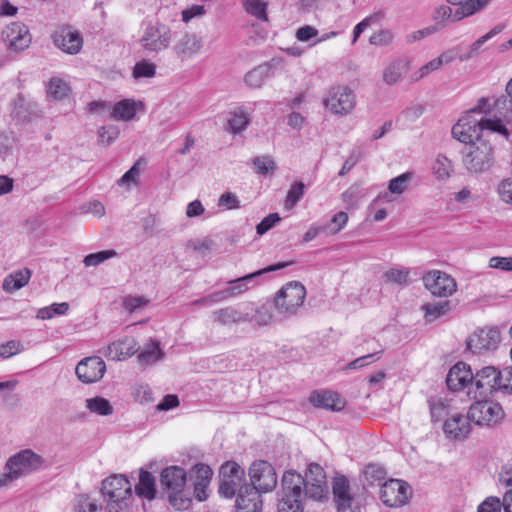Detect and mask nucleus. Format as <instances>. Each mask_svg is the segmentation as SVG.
I'll return each instance as SVG.
<instances>
[{
    "label": "nucleus",
    "mask_w": 512,
    "mask_h": 512,
    "mask_svg": "<svg viewBox=\"0 0 512 512\" xmlns=\"http://www.w3.org/2000/svg\"><path fill=\"white\" fill-rule=\"evenodd\" d=\"M303 484L301 474L294 470L286 471L281 480V490L278 492V512H303Z\"/></svg>",
    "instance_id": "obj_1"
},
{
    "label": "nucleus",
    "mask_w": 512,
    "mask_h": 512,
    "mask_svg": "<svg viewBox=\"0 0 512 512\" xmlns=\"http://www.w3.org/2000/svg\"><path fill=\"white\" fill-rule=\"evenodd\" d=\"M44 459L30 449L22 450L9 457L5 464L6 472L1 476L5 485L42 468Z\"/></svg>",
    "instance_id": "obj_2"
},
{
    "label": "nucleus",
    "mask_w": 512,
    "mask_h": 512,
    "mask_svg": "<svg viewBox=\"0 0 512 512\" xmlns=\"http://www.w3.org/2000/svg\"><path fill=\"white\" fill-rule=\"evenodd\" d=\"M462 163L471 174H482L489 171L494 163V148L486 141L465 146L461 150Z\"/></svg>",
    "instance_id": "obj_3"
},
{
    "label": "nucleus",
    "mask_w": 512,
    "mask_h": 512,
    "mask_svg": "<svg viewBox=\"0 0 512 512\" xmlns=\"http://www.w3.org/2000/svg\"><path fill=\"white\" fill-rule=\"evenodd\" d=\"M324 107L332 114L346 116L356 105V96L348 86H332L323 98Z\"/></svg>",
    "instance_id": "obj_4"
},
{
    "label": "nucleus",
    "mask_w": 512,
    "mask_h": 512,
    "mask_svg": "<svg viewBox=\"0 0 512 512\" xmlns=\"http://www.w3.org/2000/svg\"><path fill=\"white\" fill-rule=\"evenodd\" d=\"M501 370L493 366H486L474 375L473 390L468 395L474 399L487 398L495 392H501Z\"/></svg>",
    "instance_id": "obj_5"
},
{
    "label": "nucleus",
    "mask_w": 512,
    "mask_h": 512,
    "mask_svg": "<svg viewBox=\"0 0 512 512\" xmlns=\"http://www.w3.org/2000/svg\"><path fill=\"white\" fill-rule=\"evenodd\" d=\"M172 41L171 28L162 23H149L143 30V34L139 40L141 46L149 52L159 53L166 50Z\"/></svg>",
    "instance_id": "obj_6"
},
{
    "label": "nucleus",
    "mask_w": 512,
    "mask_h": 512,
    "mask_svg": "<svg viewBox=\"0 0 512 512\" xmlns=\"http://www.w3.org/2000/svg\"><path fill=\"white\" fill-rule=\"evenodd\" d=\"M219 488L221 496L231 499L239 492L245 479V470L235 461H226L219 469Z\"/></svg>",
    "instance_id": "obj_7"
},
{
    "label": "nucleus",
    "mask_w": 512,
    "mask_h": 512,
    "mask_svg": "<svg viewBox=\"0 0 512 512\" xmlns=\"http://www.w3.org/2000/svg\"><path fill=\"white\" fill-rule=\"evenodd\" d=\"M484 131V117L478 119L473 113H465L452 127L453 137L465 146L475 144Z\"/></svg>",
    "instance_id": "obj_8"
},
{
    "label": "nucleus",
    "mask_w": 512,
    "mask_h": 512,
    "mask_svg": "<svg viewBox=\"0 0 512 512\" xmlns=\"http://www.w3.org/2000/svg\"><path fill=\"white\" fill-rule=\"evenodd\" d=\"M306 289L300 282H290L279 290L275 298V307L280 313L291 316L302 306Z\"/></svg>",
    "instance_id": "obj_9"
},
{
    "label": "nucleus",
    "mask_w": 512,
    "mask_h": 512,
    "mask_svg": "<svg viewBox=\"0 0 512 512\" xmlns=\"http://www.w3.org/2000/svg\"><path fill=\"white\" fill-rule=\"evenodd\" d=\"M303 484V495L316 501L326 500L329 489L323 468L317 463L308 466Z\"/></svg>",
    "instance_id": "obj_10"
},
{
    "label": "nucleus",
    "mask_w": 512,
    "mask_h": 512,
    "mask_svg": "<svg viewBox=\"0 0 512 512\" xmlns=\"http://www.w3.org/2000/svg\"><path fill=\"white\" fill-rule=\"evenodd\" d=\"M249 477L250 485L261 493L271 492L277 485L275 468L265 460H256L250 465Z\"/></svg>",
    "instance_id": "obj_11"
},
{
    "label": "nucleus",
    "mask_w": 512,
    "mask_h": 512,
    "mask_svg": "<svg viewBox=\"0 0 512 512\" xmlns=\"http://www.w3.org/2000/svg\"><path fill=\"white\" fill-rule=\"evenodd\" d=\"M504 416L502 406L486 398L474 402L468 411V419L477 425L497 423Z\"/></svg>",
    "instance_id": "obj_12"
},
{
    "label": "nucleus",
    "mask_w": 512,
    "mask_h": 512,
    "mask_svg": "<svg viewBox=\"0 0 512 512\" xmlns=\"http://www.w3.org/2000/svg\"><path fill=\"white\" fill-rule=\"evenodd\" d=\"M410 494V486L399 479H390L380 488V499L389 507L403 506L407 503Z\"/></svg>",
    "instance_id": "obj_13"
},
{
    "label": "nucleus",
    "mask_w": 512,
    "mask_h": 512,
    "mask_svg": "<svg viewBox=\"0 0 512 512\" xmlns=\"http://www.w3.org/2000/svg\"><path fill=\"white\" fill-rule=\"evenodd\" d=\"M501 341L498 328L492 327L475 331L467 340V349L474 354L493 351Z\"/></svg>",
    "instance_id": "obj_14"
},
{
    "label": "nucleus",
    "mask_w": 512,
    "mask_h": 512,
    "mask_svg": "<svg viewBox=\"0 0 512 512\" xmlns=\"http://www.w3.org/2000/svg\"><path fill=\"white\" fill-rule=\"evenodd\" d=\"M203 39L194 32L183 33L174 43L172 53L184 63L196 57L203 49Z\"/></svg>",
    "instance_id": "obj_15"
},
{
    "label": "nucleus",
    "mask_w": 512,
    "mask_h": 512,
    "mask_svg": "<svg viewBox=\"0 0 512 512\" xmlns=\"http://www.w3.org/2000/svg\"><path fill=\"white\" fill-rule=\"evenodd\" d=\"M2 39L9 50L19 52L29 47L32 37L24 23L11 22L3 29Z\"/></svg>",
    "instance_id": "obj_16"
},
{
    "label": "nucleus",
    "mask_w": 512,
    "mask_h": 512,
    "mask_svg": "<svg viewBox=\"0 0 512 512\" xmlns=\"http://www.w3.org/2000/svg\"><path fill=\"white\" fill-rule=\"evenodd\" d=\"M332 491L338 512H360V507L350 492L349 480L345 476H336L333 479Z\"/></svg>",
    "instance_id": "obj_17"
},
{
    "label": "nucleus",
    "mask_w": 512,
    "mask_h": 512,
    "mask_svg": "<svg viewBox=\"0 0 512 512\" xmlns=\"http://www.w3.org/2000/svg\"><path fill=\"white\" fill-rule=\"evenodd\" d=\"M425 287L435 296L448 297L456 291L455 280L445 272L433 270L423 277Z\"/></svg>",
    "instance_id": "obj_18"
},
{
    "label": "nucleus",
    "mask_w": 512,
    "mask_h": 512,
    "mask_svg": "<svg viewBox=\"0 0 512 512\" xmlns=\"http://www.w3.org/2000/svg\"><path fill=\"white\" fill-rule=\"evenodd\" d=\"M54 45L62 52L75 55L83 46L82 35L70 26L58 28L52 35Z\"/></svg>",
    "instance_id": "obj_19"
},
{
    "label": "nucleus",
    "mask_w": 512,
    "mask_h": 512,
    "mask_svg": "<svg viewBox=\"0 0 512 512\" xmlns=\"http://www.w3.org/2000/svg\"><path fill=\"white\" fill-rule=\"evenodd\" d=\"M293 262H279L277 264H273L267 266L263 269L257 270L255 272L249 273L245 276L239 277L237 279L229 281V292L232 296H238L246 291H248L251 287H254L258 284L257 279L261 275H264L268 272L276 271L282 268L287 267Z\"/></svg>",
    "instance_id": "obj_20"
},
{
    "label": "nucleus",
    "mask_w": 512,
    "mask_h": 512,
    "mask_svg": "<svg viewBox=\"0 0 512 512\" xmlns=\"http://www.w3.org/2000/svg\"><path fill=\"white\" fill-rule=\"evenodd\" d=\"M106 364L99 356H91L81 360L76 366L75 373L83 383H94L103 378Z\"/></svg>",
    "instance_id": "obj_21"
},
{
    "label": "nucleus",
    "mask_w": 512,
    "mask_h": 512,
    "mask_svg": "<svg viewBox=\"0 0 512 512\" xmlns=\"http://www.w3.org/2000/svg\"><path fill=\"white\" fill-rule=\"evenodd\" d=\"M446 383L452 391H458L466 387L468 390H473L474 374L468 364L458 362L449 370Z\"/></svg>",
    "instance_id": "obj_22"
},
{
    "label": "nucleus",
    "mask_w": 512,
    "mask_h": 512,
    "mask_svg": "<svg viewBox=\"0 0 512 512\" xmlns=\"http://www.w3.org/2000/svg\"><path fill=\"white\" fill-rule=\"evenodd\" d=\"M139 350L137 341L132 337H125L110 343L99 352L109 360L121 361L131 357Z\"/></svg>",
    "instance_id": "obj_23"
},
{
    "label": "nucleus",
    "mask_w": 512,
    "mask_h": 512,
    "mask_svg": "<svg viewBox=\"0 0 512 512\" xmlns=\"http://www.w3.org/2000/svg\"><path fill=\"white\" fill-rule=\"evenodd\" d=\"M237 512H260L262 509L261 492L255 487L244 484L236 498Z\"/></svg>",
    "instance_id": "obj_24"
},
{
    "label": "nucleus",
    "mask_w": 512,
    "mask_h": 512,
    "mask_svg": "<svg viewBox=\"0 0 512 512\" xmlns=\"http://www.w3.org/2000/svg\"><path fill=\"white\" fill-rule=\"evenodd\" d=\"M101 491L108 499L132 497V484L125 475H112L102 482Z\"/></svg>",
    "instance_id": "obj_25"
},
{
    "label": "nucleus",
    "mask_w": 512,
    "mask_h": 512,
    "mask_svg": "<svg viewBox=\"0 0 512 512\" xmlns=\"http://www.w3.org/2000/svg\"><path fill=\"white\" fill-rule=\"evenodd\" d=\"M212 317L216 323L222 326L247 323L250 320L249 315L245 312V304L215 310L212 312Z\"/></svg>",
    "instance_id": "obj_26"
},
{
    "label": "nucleus",
    "mask_w": 512,
    "mask_h": 512,
    "mask_svg": "<svg viewBox=\"0 0 512 512\" xmlns=\"http://www.w3.org/2000/svg\"><path fill=\"white\" fill-rule=\"evenodd\" d=\"M309 401L314 407L326 410L340 411L345 407V400L333 391H313Z\"/></svg>",
    "instance_id": "obj_27"
},
{
    "label": "nucleus",
    "mask_w": 512,
    "mask_h": 512,
    "mask_svg": "<svg viewBox=\"0 0 512 512\" xmlns=\"http://www.w3.org/2000/svg\"><path fill=\"white\" fill-rule=\"evenodd\" d=\"M212 469L206 464H196L190 471V475L194 478V492L199 501L207 499V488L212 477Z\"/></svg>",
    "instance_id": "obj_28"
},
{
    "label": "nucleus",
    "mask_w": 512,
    "mask_h": 512,
    "mask_svg": "<svg viewBox=\"0 0 512 512\" xmlns=\"http://www.w3.org/2000/svg\"><path fill=\"white\" fill-rule=\"evenodd\" d=\"M161 485L170 493L179 492L186 484V472L179 466H170L161 472Z\"/></svg>",
    "instance_id": "obj_29"
},
{
    "label": "nucleus",
    "mask_w": 512,
    "mask_h": 512,
    "mask_svg": "<svg viewBox=\"0 0 512 512\" xmlns=\"http://www.w3.org/2000/svg\"><path fill=\"white\" fill-rule=\"evenodd\" d=\"M469 421L468 416L465 417L461 414H456L445 421L443 427L444 432L454 439H464L471 431Z\"/></svg>",
    "instance_id": "obj_30"
},
{
    "label": "nucleus",
    "mask_w": 512,
    "mask_h": 512,
    "mask_svg": "<svg viewBox=\"0 0 512 512\" xmlns=\"http://www.w3.org/2000/svg\"><path fill=\"white\" fill-rule=\"evenodd\" d=\"M467 17H469L468 14L460 6L453 10L448 3L436 6L432 14L433 20L443 26L448 22H459Z\"/></svg>",
    "instance_id": "obj_31"
},
{
    "label": "nucleus",
    "mask_w": 512,
    "mask_h": 512,
    "mask_svg": "<svg viewBox=\"0 0 512 512\" xmlns=\"http://www.w3.org/2000/svg\"><path fill=\"white\" fill-rule=\"evenodd\" d=\"M245 312L250 320L247 323H254L256 326H268L273 320L271 306L267 303L255 306L254 303L245 304Z\"/></svg>",
    "instance_id": "obj_32"
},
{
    "label": "nucleus",
    "mask_w": 512,
    "mask_h": 512,
    "mask_svg": "<svg viewBox=\"0 0 512 512\" xmlns=\"http://www.w3.org/2000/svg\"><path fill=\"white\" fill-rule=\"evenodd\" d=\"M32 276L29 268H22L8 274L3 279L2 289L7 293L15 292L26 286Z\"/></svg>",
    "instance_id": "obj_33"
},
{
    "label": "nucleus",
    "mask_w": 512,
    "mask_h": 512,
    "mask_svg": "<svg viewBox=\"0 0 512 512\" xmlns=\"http://www.w3.org/2000/svg\"><path fill=\"white\" fill-rule=\"evenodd\" d=\"M135 493L138 497L153 500L156 496L155 477L148 471L141 469L139 482L135 486Z\"/></svg>",
    "instance_id": "obj_34"
},
{
    "label": "nucleus",
    "mask_w": 512,
    "mask_h": 512,
    "mask_svg": "<svg viewBox=\"0 0 512 512\" xmlns=\"http://www.w3.org/2000/svg\"><path fill=\"white\" fill-rule=\"evenodd\" d=\"M140 107H142L141 103L133 99H124L113 105L111 115L116 120L129 121L135 117Z\"/></svg>",
    "instance_id": "obj_35"
},
{
    "label": "nucleus",
    "mask_w": 512,
    "mask_h": 512,
    "mask_svg": "<svg viewBox=\"0 0 512 512\" xmlns=\"http://www.w3.org/2000/svg\"><path fill=\"white\" fill-rule=\"evenodd\" d=\"M504 29V25H498L495 26L493 29H491L488 33L485 35L479 37L476 41H474L468 48L467 51L464 53H461L459 55V60L461 62L467 61L475 56H477L480 53L481 47L485 42L492 39L494 36L498 35L502 30Z\"/></svg>",
    "instance_id": "obj_36"
},
{
    "label": "nucleus",
    "mask_w": 512,
    "mask_h": 512,
    "mask_svg": "<svg viewBox=\"0 0 512 512\" xmlns=\"http://www.w3.org/2000/svg\"><path fill=\"white\" fill-rule=\"evenodd\" d=\"M408 71V63L404 60H396L390 63L383 71V81L388 85L398 83Z\"/></svg>",
    "instance_id": "obj_37"
},
{
    "label": "nucleus",
    "mask_w": 512,
    "mask_h": 512,
    "mask_svg": "<svg viewBox=\"0 0 512 512\" xmlns=\"http://www.w3.org/2000/svg\"><path fill=\"white\" fill-rule=\"evenodd\" d=\"M164 357V352L161 350L159 342L150 340L144 346V349L138 355V360L142 364H153Z\"/></svg>",
    "instance_id": "obj_38"
},
{
    "label": "nucleus",
    "mask_w": 512,
    "mask_h": 512,
    "mask_svg": "<svg viewBox=\"0 0 512 512\" xmlns=\"http://www.w3.org/2000/svg\"><path fill=\"white\" fill-rule=\"evenodd\" d=\"M270 70L268 64L259 65L246 74L245 83L251 88H260L270 77Z\"/></svg>",
    "instance_id": "obj_39"
},
{
    "label": "nucleus",
    "mask_w": 512,
    "mask_h": 512,
    "mask_svg": "<svg viewBox=\"0 0 512 512\" xmlns=\"http://www.w3.org/2000/svg\"><path fill=\"white\" fill-rule=\"evenodd\" d=\"M242 6L246 13L259 21H267L268 2L265 0H242Z\"/></svg>",
    "instance_id": "obj_40"
},
{
    "label": "nucleus",
    "mask_w": 512,
    "mask_h": 512,
    "mask_svg": "<svg viewBox=\"0 0 512 512\" xmlns=\"http://www.w3.org/2000/svg\"><path fill=\"white\" fill-rule=\"evenodd\" d=\"M14 113L22 120H29L36 114V103L27 101L23 95H18L13 101Z\"/></svg>",
    "instance_id": "obj_41"
},
{
    "label": "nucleus",
    "mask_w": 512,
    "mask_h": 512,
    "mask_svg": "<svg viewBox=\"0 0 512 512\" xmlns=\"http://www.w3.org/2000/svg\"><path fill=\"white\" fill-rule=\"evenodd\" d=\"M490 1L491 0H446L450 5L460 6L469 17L483 11L489 5Z\"/></svg>",
    "instance_id": "obj_42"
},
{
    "label": "nucleus",
    "mask_w": 512,
    "mask_h": 512,
    "mask_svg": "<svg viewBox=\"0 0 512 512\" xmlns=\"http://www.w3.org/2000/svg\"><path fill=\"white\" fill-rule=\"evenodd\" d=\"M86 408L94 414L101 416H109L113 413V407L110 402L100 396H96L93 398H88L85 401Z\"/></svg>",
    "instance_id": "obj_43"
},
{
    "label": "nucleus",
    "mask_w": 512,
    "mask_h": 512,
    "mask_svg": "<svg viewBox=\"0 0 512 512\" xmlns=\"http://www.w3.org/2000/svg\"><path fill=\"white\" fill-rule=\"evenodd\" d=\"M362 474L367 484H381L386 477V470L379 464H368L364 467Z\"/></svg>",
    "instance_id": "obj_44"
},
{
    "label": "nucleus",
    "mask_w": 512,
    "mask_h": 512,
    "mask_svg": "<svg viewBox=\"0 0 512 512\" xmlns=\"http://www.w3.org/2000/svg\"><path fill=\"white\" fill-rule=\"evenodd\" d=\"M432 170L438 180L445 181L450 177L453 166L446 156L439 154L433 163Z\"/></svg>",
    "instance_id": "obj_45"
},
{
    "label": "nucleus",
    "mask_w": 512,
    "mask_h": 512,
    "mask_svg": "<svg viewBox=\"0 0 512 512\" xmlns=\"http://www.w3.org/2000/svg\"><path fill=\"white\" fill-rule=\"evenodd\" d=\"M425 310V318L427 321H433L443 315H445L450 310V302L448 300H443L435 303H428L423 306Z\"/></svg>",
    "instance_id": "obj_46"
},
{
    "label": "nucleus",
    "mask_w": 512,
    "mask_h": 512,
    "mask_svg": "<svg viewBox=\"0 0 512 512\" xmlns=\"http://www.w3.org/2000/svg\"><path fill=\"white\" fill-rule=\"evenodd\" d=\"M305 194V184L301 181L294 182L288 192L284 202L286 210H290L302 199Z\"/></svg>",
    "instance_id": "obj_47"
},
{
    "label": "nucleus",
    "mask_w": 512,
    "mask_h": 512,
    "mask_svg": "<svg viewBox=\"0 0 512 512\" xmlns=\"http://www.w3.org/2000/svg\"><path fill=\"white\" fill-rule=\"evenodd\" d=\"M69 310V304L67 302L54 303L50 306L40 308L37 311L36 317L40 320H49L54 316H62Z\"/></svg>",
    "instance_id": "obj_48"
},
{
    "label": "nucleus",
    "mask_w": 512,
    "mask_h": 512,
    "mask_svg": "<svg viewBox=\"0 0 512 512\" xmlns=\"http://www.w3.org/2000/svg\"><path fill=\"white\" fill-rule=\"evenodd\" d=\"M413 178V172H405L395 178H392L388 184V190L391 194L401 195L407 189L410 181Z\"/></svg>",
    "instance_id": "obj_49"
},
{
    "label": "nucleus",
    "mask_w": 512,
    "mask_h": 512,
    "mask_svg": "<svg viewBox=\"0 0 512 512\" xmlns=\"http://www.w3.org/2000/svg\"><path fill=\"white\" fill-rule=\"evenodd\" d=\"M69 86L60 78L53 77L47 85V93L56 100H61L68 95Z\"/></svg>",
    "instance_id": "obj_50"
},
{
    "label": "nucleus",
    "mask_w": 512,
    "mask_h": 512,
    "mask_svg": "<svg viewBox=\"0 0 512 512\" xmlns=\"http://www.w3.org/2000/svg\"><path fill=\"white\" fill-rule=\"evenodd\" d=\"M252 162L257 173L263 176L273 174L277 169L274 159L269 155L257 156Z\"/></svg>",
    "instance_id": "obj_51"
},
{
    "label": "nucleus",
    "mask_w": 512,
    "mask_h": 512,
    "mask_svg": "<svg viewBox=\"0 0 512 512\" xmlns=\"http://www.w3.org/2000/svg\"><path fill=\"white\" fill-rule=\"evenodd\" d=\"M384 18V13L382 11L375 12L366 18H364L361 22H359L353 29V41L355 43L361 33L371 25L379 24Z\"/></svg>",
    "instance_id": "obj_52"
},
{
    "label": "nucleus",
    "mask_w": 512,
    "mask_h": 512,
    "mask_svg": "<svg viewBox=\"0 0 512 512\" xmlns=\"http://www.w3.org/2000/svg\"><path fill=\"white\" fill-rule=\"evenodd\" d=\"M428 404L432 421H440L448 414V406L442 398H430Z\"/></svg>",
    "instance_id": "obj_53"
},
{
    "label": "nucleus",
    "mask_w": 512,
    "mask_h": 512,
    "mask_svg": "<svg viewBox=\"0 0 512 512\" xmlns=\"http://www.w3.org/2000/svg\"><path fill=\"white\" fill-rule=\"evenodd\" d=\"M132 74L136 79L151 78L156 74V66L147 60H141L135 64Z\"/></svg>",
    "instance_id": "obj_54"
},
{
    "label": "nucleus",
    "mask_w": 512,
    "mask_h": 512,
    "mask_svg": "<svg viewBox=\"0 0 512 512\" xmlns=\"http://www.w3.org/2000/svg\"><path fill=\"white\" fill-rule=\"evenodd\" d=\"M117 255V252L113 249L110 250H103L96 253H91L85 256L83 262L85 266H98L99 264L103 263L104 261L114 257Z\"/></svg>",
    "instance_id": "obj_55"
},
{
    "label": "nucleus",
    "mask_w": 512,
    "mask_h": 512,
    "mask_svg": "<svg viewBox=\"0 0 512 512\" xmlns=\"http://www.w3.org/2000/svg\"><path fill=\"white\" fill-rule=\"evenodd\" d=\"M119 136V129L114 125L102 126L98 130L99 143L102 145H110Z\"/></svg>",
    "instance_id": "obj_56"
},
{
    "label": "nucleus",
    "mask_w": 512,
    "mask_h": 512,
    "mask_svg": "<svg viewBox=\"0 0 512 512\" xmlns=\"http://www.w3.org/2000/svg\"><path fill=\"white\" fill-rule=\"evenodd\" d=\"M169 501L177 510H186L189 508L192 499L183 489H181L179 492L170 493Z\"/></svg>",
    "instance_id": "obj_57"
},
{
    "label": "nucleus",
    "mask_w": 512,
    "mask_h": 512,
    "mask_svg": "<svg viewBox=\"0 0 512 512\" xmlns=\"http://www.w3.org/2000/svg\"><path fill=\"white\" fill-rule=\"evenodd\" d=\"M484 130H488L493 133H498L501 136H503L505 139L509 138V131L506 128L505 124L503 123L502 118H494V119H488L484 118Z\"/></svg>",
    "instance_id": "obj_58"
},
{
    "label": "nucleus",
    "mask_w": 512,
    "mask_h": 512,
    "mask_svg": "<svg viewBox=\"0 0 512 512\" xmlns=\"http://www.w3.org/2000/svg\"><path fill=\"white\" fill-rule=\"evenodd\" d=\"M348 221V215L346 212L340 211L336 213L330 222L326 223L324 226H329L327 234H337L341 231Z\"/></svg>",
    "instance_id": "obj_59"
},
{
    "label": "nucleus",
    "mask_w": 512,
    "mask_h": 512,
    "mask_svg": "<svg viewBox=\"0 0 512 512\" xmlns=\"http://www.w3.org/2000/svg\"><path fill=\"white\" fill-rule=\"evenodd\" d=\"M131 497L108 499L106 512H129Z\"/></svg>",
    "instance_id": "obj_60"
},
{
    "label": "nucleus",
    "mask_w": 512,
    "mask_h": 512,
    "mask_svg": "<svg viewBox=\"0 0 512 512\" xmlns=\"http://www.w3.org/2000/svg\"><path fill=\"white\" fill-rule=\"evenodd\" d=\"M394 33L389 29H382L369 38V43L376 46H386L393 42Z\"/></svg>",
    "instance_id": "obj_61"
},
{
    "label": "nucleus",
    "mask_w": 512,
    "mask_h": 512,
    "mask_svg": "<svg viewBox=\"0 0 512 512\" xmlns=\"http://www.w3.org/2000/svg\"><path fill=\"white\" fill-rule=\"evenodd\" d=\"M248 123L249 119L243 111L234 112L232 117L228 120L230 130L233 133L241 132L246 128Z\"/></svg>",
    "instance_id": "obj_62"
},
{
    "label": "nucleus",
    "mask_w": 512,
    "mask_h": 512,
    "mask_svg": "<svg viewBox=\"0 0 512 512\" xmlns=\"http://www.w3.org/2000/svg\"><path fill=\"white\" fill-rule=\"evenodd\" d=\"M503 502L496 496L485 498L477 507V512H501Z\"/></svg>",
    "instance_id": "obj_63"
},
{
    "label": "nucleus",
    "mask_w": 512,
    "mask_h": 512,
    "mask_svg": "<svg viewBox=\"0 0 512 512\" xmlns=\"http://www.w3.org/2000/svg\"><path fill=\"white\" fill-rule=\"evenodd\" d=\"M100 509L101 507L87 495H80L77 498L76 512H98Z\"/></svg>",
    "instance_id": "obj_64"
}]
</instances>
